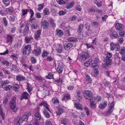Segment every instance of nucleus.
<instances>
[{
    "mask_svg": "<svg viewBox=\"0 0 125 125\" xmlns=\"http://www.w3.org/2000/svg\"><path fill=\"white\" fill-rule=\"evenodd\" d=\"M112 55L111 53L109 52H107L105 58L104 60L105 64H103V67H106V66L110 65L111 62V58Z\"/></svg>",
    "mask_w": 125,
    "mask_h": 125,
    "instance_id": "f257e3e1",
    "label": "nucleus"
},
{
    "mask_svg": "<svg viewBox=\"0 0 125 125\" xmlns=\"http://www.w3.org/2000/svg\"><path fill=\"white\" fill-rule=\"evenodd\" d=\"M31 46L30 45L25 46L22 50V54L25 55H29L31 53Z\"/></svg>",
    "mask_w": 125,
    "mask_h": 125,
    "instance_id": "f03ea898",
    "label": "nucleus"
},
{
    "mask_svg": "<svg viewBox=\"0 0 125 125\" xmlns=\"http://www.w3.org/2000/svg\"><path fill=\"white\" fill-rule=\"evenodd\" d=\"M16 98L15 97H13L11 100L10 102V108L13 110V112H16L17 111V109L16 108Z\"/></svg>",
    "mask_w": 125,
    "mask_h": 125,
    "instance_id": "7ed1b4c3",
    "label": "nucleus"
},
{
    "mask_svg": "<svg viewBox=\"0 0 125 125\" xmlns=\"http://www.w3.org/2000/svg\"><path fill=\"white\" fill-rule=\"evenodd\" d=\"M84 96L86 100H91L93 98L91 91L85 90L84 91Z\"/></svg>",
    "mask_w": 125,
    "mask_h": 125,
    "instance_id": "20e7f679",
    "label": "nucleus"
},
{
    "mask_svg": "<svg viewBox=\"0 0 125 125\" xmlns=\"http://www.w3.org/2000/svg\"><path fill=\"white\" fill-rule=\"evenodd\" d=\"M42 49L40 47H36V49H33L32 51V53L36 56H38L41 53Z\"/></svg>",
    "mask_w": 125,
    "mask_h": 125,
    "instance_id": "39448f33",
    "label": "nucleus"
},
{
    "mask_svg": "<svg viewBox=\"0 0 125 125\" xmlns=\"http://www.w3.org/2000/svg\"><path fill=\"white\" fill-rule=\"evenodd\" d=\"M108 110L106 113L107 115L110 116V114L113 112L114 109V104L109 103L108 106Z\"/></svg>",
    "mask_w": 125,
    "mask_h": 125,
    "instance_id": "423d86ee",
    "label": "nucleus"
},
{
    "mask_svg": "<svg viewBox=\"0 0 125 125\" xmlns=\"http://www.w3.org/2000/svg\"><path fill=\"white\" fill-rule=\"evenodd\" d=\"M29 22L26 23L25 25V28H24L22 32L23 35L25 36L27 35L29 33V27L28 25L30 24Z\"/></svg>",
    "mask_w": 125,
    "mask_h": 125,
    "instance_id": "0eeeda50",
    "label": "nucleus"
},
{
    "mask_svg": "<svg viewBox=\"0 0 125 125\" xmlns=\"http://www.w3.org/2000/svg\"><path fill=\"white\" fill-rule=\"evenodd\" d=\"M58 111L56 113L58 115H60L64 112L65 107L63 106L59 105L57 107Z\"/></svg>",
    "mask_w": 125,
    "mask_h": 125,
    "instance_id": "6e6552de",
    "label": "nucleus"
},
{
    "mask_svg": "<svg viewBox=\"0 0 125 125\" xmlns=\"http://www.w3.org/2000/svg\"><path fill=\"white\" fill-rule=\"evenodd\" d=\"M83 109L87 115H88L89 114L90 112L88 108L86 106H84V107H83L82 105L79 103V110H82Z\"/></svg>",
    "mask_w": 125,
    "mask_h": 125,
    "instance_id": "1a4fd4ad",
    "label": "nucleus"
},
{
    "mask_svg": "<svg viewBox=\"0 0 125 125\" xmlns=\"http://www.w3.org/2000/svg\"><path fill=\"white\" fill-rule=\"evenodd\" d=\"M31 115V113L29 112H25L24 114V115L21 118L22 120L25 121H27L28 117Z\"/></svg>",
    "mask_w": 125,
    "mask_h": 125,
    "instance_id": "9d476101",
    "label": "nucleus"
},
{
    "mask_svg": "<svg viewBox=\"0 0 125 125\" xmlns=\"http://www.w3.org/2000/svg\"><path fill=\"white\" fill-rule=\"evenodd\" d=\"M89 54L88 52H84L80 56V59L83 61H85L89 58Z\"/></svg>",
    "mask_w": 125,
    "mask_h": 125,
    "instance_id": "9b49d317",
    "label": "nucleus"
},
{
    "mask_svg": "<svg viewBox=\"0 0 125 125\" xmlns=\"http://www.w3.org/2000/svg\"><path fill=\"white\" fill-rule=\"evenodd\" d=\"M63 68V65L61 64V63L59 62L58 63L57 66L56 70L58 73H61L62 72Z\"/></svg>",
    "mask_w": 125,
    "mask_h": 125,
    "instance_id": "f8f14e48",
    "label": "nucleus"
},
{
    "mask_svg": "<svg viewBox=\"0 0 125 125\" xmlns=\"http://www.w3.org/2000/svg\"><path fill=\"white\" fill-rule=\"evenodd\" d=\"M29 97V94L28 93L26 92H24L22 94L20 97V99L21 100L25 99H28Z\"/></svg>",
    "mask_w": 125,
    "mask_h": 125,
    "instance_id": "ddd939ff",
    "label": "nucleus"
},
{
    "mask_svg": "<svg viewBox=\"0 0 125 125\" xmlns=\"http://www.w3.org/2000/svg\"><path fill=\"white\" fill-rule=\"evenodd\" d=\"M62 100L66 101L71 99V95L69 93H67L63 95Z\"/></svg>",
    "mask_w": 125,
    "mask_h": 125,
    "instance_id": "4468645a",
    "label": "nucleus"
},
{
    "mask_svg": "<svg viewBox=\"0 0 125 125\" xmlns=\"http://www.w3.org/2000/svg\"><path fill=\"white\" fill-rule=\"evenodd\" d=\"M41 30H37L35 32L34 34V38L36 40H38L40 38V35L41 33Z\"/></svg>",
    "mask_w": 125,
    "mask_h": 125,
    "instance_id": "2eb2a0df",
    "label": "nucleus"
},
{
    "mask_svg": "<svg viewBox=\"0 0 125 125\" xmlns=\"http://www.w3.org/2000/svg\"><path fill=\"white\" fill-rule=\"evenodd\" d=\"M14 11V9L13 7L10 6L8 8H6L5 12L8 14H11L13 13Z\"/></svg>",
    "mask_w": 125,
    "mask_h": 125,
    "instance_id": "dca6fc26",
    "label": "nucleus"
},
{
    "mask_svg": "<svg viewBox=\"0 0 125 125\" xmlns=\"http://www.w3.org/2000/svg\"><path fill=\"white\" fill-rule=\"evenodd\" d=\"M13 35L7 34L6 35V40L7 43H11L13 40Z\"/></svg>",
    "mask_w": 125,
    "mask_h": 125,
    "instance_id": "f3484780",
    "label": "nucleus"
},
{
    "mask_svg": "<svg viewBox=\"0 0 125 125\" xmlns=\"http://www.w3.org/2000/svg\"><path fill=\"white\" fill-rule=\"evenodd\" d=\"M49 112H50V111L49 108L43 110L44 115L47 118H49L50 117V115Z\"/></svg>",
    "mask_w": 125,
    "mask_h": 125,
    "instance_id": "a211bd4d",
    "label": "nucleus"
},
{
    "mask_svg": "<svg viewBox=\"0 0 125 125\" xmlns=\"http://www.w3.org/2000/svg\"><path fill=\"white\" fill-rule=\"evenodd\" d=\"M33 40V38L31 36H27L25 39V41L27 43H29L32 42Z\"/></svg>",
    "mask_w": 125,
    "mask_h": 125,
    "instance_id": "6ab92c4d",
    "label": "nucleus"
},
{
    "mask_svg": "<svg viewBox=\"0 0 125 125\" xmlns=\"http://www.w3.org/2000/svg\"><path fill=\"white\" fill-rule=\"evenodd\" d=\"M27 84L26 89L27 90L29 94H31V92L33 91V87L29 83H27Z\"/></svg>",
    "mask_w": 125,
    "mask_h": 125,
    "instance_id": "aec40b11",
    "label": "nucleus"
},
{
    "mask_svg": "<svg viewBox=\"0 0 125 125\" xmlns=\"http://www.w3.org/2000/svg\"><path fill=\"white\" fill-rule=\"evenodd\" d=\"M94 98L90 100V105L91 107L93 109H94L96 108V103L95 101H94Z\"/></svg>",
    "mask_w": 125,
    "mask_h": 125,
    "instance_id": "412c9836",
    "label": "nucleus"
},
{
    "mask_svg": "<svg viewBox=\"0 0 125 125\" xmlns=\"http://www.w3.org/2000/svg\"><path fill=\"white\" fill-rule=\"evenodd\" d=\"M42 25L45 29H47L49 26V23L47 20H45L42 22Z\"/></svg>",
    "mask_w": 125,
    "mask_h": 125,
    "instance_id": "4be33fe9",
    "label": "nucleus"
},
{
    "mask_svg": "<svg viewBox=\"0 0 125 125\" xmlns=\"http://www.w3.org/2000/svg\"><path fill=\"white\" fill-rule=\"evenodd\" d=\"M73 47V44L71 43H69L65 44L64 48L66 50L68 51L72 48Z\"/></svg>",
    "mask_w": 125,
    "mask_h": 125,
    "instance_id": "5701e85b",
    "label": "nucleus"
},
{
    "mask_svg": "<svg viewBox=\"0 0 125 125\" xmlns=\"http://www.w3.org/2000/svg\"><path fill=\"white\" fill-rule=\"evenodd\" d=\"M40 106H43V110L46 109L48 108L49 105H48L47 102L46 101H43L39 105Z\"/></svg>",
    "mask_w": 125,
    "mask_h": 125,
    "instance_id": "b1692460",
    "label": "nucleus"
},
{
    "mask_svg": "<svg viewBox=\"0 0 125 125\" xmlns=\"http://www.w3.org/2000/svg\"><path fill=\"white\" fill-rule=\"evenodd\" d=\"M25 77L23 75H17L16 79L17 81H22L25 80Z\"/></svg>",
    "mask_w": 125,
    "mask_h": 125,
    "instance_id": "393cba45",
    "label": "nucleus"
},
{
    "mask_svg": "<svg viewBox=\"0 0 125 125\" xmlns=\"http://www.w3.org/2000/svg\"><path fill=\"white\" fill-rule=\"evenodd\" d=\"M55 34L58 37H61L63 34V31L61 30L56 29L55 31Z\"/></svg>",
    "mask_w": 125,
    "mask_h": 125,
    "instance_id": "a878e982",
    "label": "nucleus"
},
{
    "mask_svg": "<svg viewBox=\"0 0 125 125\" xmlns=\"http://www.w3.org/2000/svg\"><path fill=\"white\" fill-rule=\"evenodd\" d=\"M103 104H100L99 105V107L101 109H103L107 106L108 103L106 101H105L104 102Z\"/></svg>",
    "mask_w": 125,
    "mask_h": 125,
    "instance_id": "bb28decb",
    "label": "nucleus"
},
{
    "mask_svg": "<svg viewBox=\"0 0 125 125\" xmlns=\"http://www.w3.org/2000/svg\"><path fill=\"white\" fill-rule=\"evenodd\" d=\"M2 84L0 87L3 88H5L7 86V84L10 83L9 81L8 80H6L3 81L2 82Z\"/></svg>",
    "mask_w": 125,
    "mask_h": 125,
    "instance_id": "cd10ccee",
    "label": "nucleus"
},
{
    "mask_svg": "<svg viewBox=\"0 0 125 125\" xmlns=\"http://www.w3.org/2000/svg\"><path fill=\"white\" fill-rule=\"evenodd\" d=\"M20 87V86L19 84L17 83H15L13 86V89L15 92L17 93H18L19 92V91Z\"/></svg>",
    "mask_w": 125,
    "mask_h": 125,
    "instance_id": "c85d7f7f",
    "label": "nucleus"
},
{
    "mask_svg": "<svg viewBox=\"0 0 125 125\" xmlns=\"http://www.w3.org/2000/svg\"><path fill=\"white\" fill-rule=\"evenodd\" d=\"M124 27V25L122 24H120L119 23H117L116 24L115 28L117 30H119L123 29Z\"/></svg>",
    "mask_w": 125,
    "mask_h": 125,
    "instance_id": "c756f323",
    "label": "nucleus"
},
{
    "mask_svg": "<svg viewBox=\"0 0 125 125\" xmlns=\"http://www.w3.org/2000/svg\"><path fill=\"white\" fill-rule=\"evenodd\" d=\"M58 3L60 5L67 3V0H56Z\"/></svg>",
    "mask_w": 125,
    "mask_h": 125,
    "instance_id": "7c9ffc66",
    "label": "nucleus"
},
{
    "mask_svg": "<svg viewBox=\"0 0 125 125\" xmlns=\"http://www.w3.org/2000/svg\"><path fill=\"white\" fill-rule=\"evenodd\" d=\"M48 20L50 21L51 25L52 27L55 28L56 27V25L55 23L54 22V20L51 17H50Z\"/></svg>",
    "mask_w": 125,
    "mask_h": 125,
    "instance_id": "2f4dec72",
    "label": "nucleus"
},
{
    "mask_svg": "<svg viewBox=\"0 0 125 125\" xmlns=\"http://www.w3.org/2000/svg\"><path fill=\"white\" fill-rule=\"evenodd\" d=\"M34 116L35 120H36V121H37L40 120L41 119V115L39 113H36L35 114Z\"/></svg>",
    "mask_w": 125,
    "mask_h": 125,
    "instance_id": "473e14b6",
    "label": "nucleus"
},
{
    "mask_svg": "<svg viewBox=\"0 0 125 125\" xmlns=\"http://www.w3.org/2000/svg\"><path fill=\"white\" fill-rule=\"evenodd\" d=\"M62 46L61 44H58L56 48V50L59 52H61L62 51Z\"/></svg>",
    "mask_w": 125,
    "mask_h": 125,
    "instance_id": "72a5a7b5",
    "label": "nucleus"
},
{
    "mask_svg": "<svg viewBox=\"0 0 125 125\" xmlns=\"http://www.w3.org/2000/svg\"><path fill=\"white\" fill-rule=\"evenodd\" d=\"M2 2L5 7H7L10 4V2L9 0H2Z\"/></svg>",
    "mask_w": 125,
    "mask_h": 125,
    "instance_id": "f704fd0d",
    "label": "nucleus"
},
{
    "mask_svg": "<svg viewBox=\"0 0 125 125\" xmlns=\"http://www.w3.org/2000/svg\"><path fill=\"white\" fill-rule=\"evenodd\" d=\"M52 102L54 104H58L59 103V100L56 97H54L52 99Z\"/></svg>",
    "mask_w": 125,
    "mask_h": 125,
    "instance_id": "c9c22d12",
    "label": "nucleus"
},
{
    "mask_svg": "<svg viewBox=\"0 0 125 125\" xmlns=\"http://www.w3.org/2000/svg\"><path fill=\"white\" fill-rule=\"evenodd\" d=\"M116 44L114 42H111L110 44V48L111 50L113 51L116 47Z\"/></svg>",
    "mask_w": 125,
    "mask_h": 125,
    "instance_id": "e433bc0d",
    "label": "nucleus"
},
{
    "mask_svg": "<svg viewBox=\"0 0 125 125\" xmlns=\"http://www.w3.org/2000/svg\"><path fill=\"white\" fill-rule=\"evenodd\" d=\"M111 36L112 37H114L115 38H116L118 36V35L117 32L114 30H112L111 31Z\"/></svg>",
    "mask_w": 125,
    "mask_h": 125,
    "instance_id": "4c0bfd02",
    "label": "nucleus"
},
{
    "mask_svg": "<svg viewBox=\"0 0 125 125\" xmlns=\"http://www.w3.org/2000/svg\"><path fill=\"white\" fill-rule=\"evenodd\" d=\"M71 30L70 27H67L65 31V34L66 35L68 36H71V34L70 33V31Z\"/></svg>",
    "mask_w": 125,
    "mask_h": 125,
    "instance_id": "58836bf2",
    "label": "nucleus"
},
{
    "mask_svg": "<svg viewBox=\"0 0 125 125\" xmlns=\"http://www.w3.org/2000/svg\"><path fill=\"white\" fill-rule=\"evenodd\" d=\"M92 60V59H89L88 61L84 63L85 66L88 67L89 66L91 63Z\"/></svg>",
    "mask_w": 125,
    "mask_h": 125,
    "instance_id": "ea45409f",
    "label": "nucleus"
},
{
    "mask_svg": "<svg viewBox=\"0 0 125 125\" xmlns=\"http://www.w3.org/2000/svg\"><path fill=\"white\" fill-rule=\"evenodd\" d=\"M74 4V2H70L68 3L67 5L66 6V8L67 9H69L72 8L73 7Z\"/></svg>",
    "mask_w": 125,
    "mask_h": 125,
    "instance_id": "a19ab883",
    "label": "nucleus"
},
{
    "mask_svg": "<svg viewBox=\"0 0 125 125\" xmlns=\"http://www.w3.org/2000/svg\"><path fill=\"white\" fill-rule=\"evenodd\" d=\"M46 60L47 62H50L54 60V57H52L50 56H47Z\"/></svg>",
    "mask_w": 125,
    "mask_h": 125,
    "instance_id": "79ce46f5",
    "label": "nucleus"
},
{
    "mask_svg": "<svg viewBox=\"0 0 125 125\" xmlns=\"http://www.w3.org/2000/svg\"><path fill=\"white\" fill-rule=\"evenodd\" d=\"M44 6V3L42 4H38V5L37 10L40 11L42 9Z\"/></svg>",
    "mask_w": 125,
    "mask_h": 125,
    "instance_id": "37998d69",
    "label": "nucleus"
},
{
    "mask_svg": "<svg viewBox=\"0 0 125 125\" xmlns=\"http://www.w3.org/2000/svg\"><path fill=\"white\" fill-rule=\"evenodd\" d=\"M54 81L55 82L57 83H60L61 84L63 83V80L60 78L59 79H56Z\"/></svg>",
    "mask_w": 125,
    "mask_h": 125,
    "instance_id": "c03bdc74",
    "label": "nucleus"
},
{
    "mask_svg": "<svg viewBox=\"0 0 125 125\" xmlns=\"http://www.w3.org/2000/svg\"><path fill=\"white\" fill-rule=\"evenodd\" d=\"M3 22L4 25L7 26L8 25V22L6 17H4L3 18Z\"/></svg>",
    "mask_w": 125,
    "mask_h": 125,
    "instance_id": "a18cd8bd",
    "label": "nucleus"
},
{
    "mask_svg": "<svg viewBox=\"0 0 125 125\" xmlns=\"http://www.w3.org/2000/svg\"><path fill=\"white\" fill-rule=\"evenodd\" d=\"M2 63L3 65H5L7 66H8L10 65L9 62L7 60H3L2 62Z\"/></svg>",
    "mask_w": 125,
    "mask_h": 125,
    "instance_id": "49530a36",
    "label": "nucleus"
},
{
    "mask_svg": "<svg viewBox=\"0 0 125 125\" xmlns=\"http://www.w3.org/2000/svg\"><path fill=\"white\" fill-rule=\"evenodd\" d=\"M48 76H47V78L48 79H51L54 78L53 76L54 74L52 73L49 72L48 73Z\"/></svg>",
    "mask_w": 125,
    "mask_h": 125,
    "instance_id": "de8ad7c7",
    "label": "nucleus"
},
{
    "mask_svg": "<svg viewBox=\"0 0 125 125\" xmlns=\"http://www.w3.org/2000/svg\"><path fill=\"white\" fill-rule=\"evenodd\" d=\"M43 13L44 15H48L50 13V11L47 8H46L44 9L43 10Z\"/></svg>",
    "mask_w": 125,
    "mask_h": 125,
    "instance_id": "09e8293b",
    "label": "nucleus"
},
{
    "mask_svg": "<svg viewBox=\"0 0 125 125\" xmlns=\"http://www.w3.org/2000/svg\"><path fill=\"white\" fill-rule=\"evenodd\" d=\"M38 24L35 23H33L31 25V28L32 29H37L38 27Z\"/></svg>",
    "mask_w": 125,
    "mask_h": 125,
    "instance_id": "8fccbe9b",
    "label": "nucleus"
},
{
    "mask_svg": "<svg viewBox=\"0 0 125 125\" xmlns=\"http://www.w3.org/2000/svg\"><path fill=\"white\" fill-rule=\"evenodd\" d=\"M68 40L69 41L74 42L77 41V39L74 37H70L68 38Z\"/></svg>",
    "mask_w": 125,
    "mask_h": 125,
    "instance_id": "3c124183",
    "label": "nucleus"
},
{
    "mask_svg": "<svg viewBox=\"0 0 125 125\" xmlns=\"http://www.w3.org/2000/svg\"><path fill=\"white\" fill-rule=\"evenodd\" d=\"M48 52L46 50L43 51L42 54V56L43 58H45L47 56Z\"/></svg>",
    "mask_w": 125,
    "mask_h": 125,
    "instance_id": "603ef678",
    "label": "nucleus"
},
{
    "mask_svg": "<svg viewBox=\"0 0 125 125\" xmlns=\"http://www.w3.org/2000/svg\"><path fill=\"white\" fill-rule=\"evenodd\" d=\"M125 52V47H123L121 48L120 51L119 52V53L121 55L124 54Z\"/></svg>",
    "mask_w": 125,
    "mask_h": 125,
    "instance_id": "864d4df0",
    "label": "nucleus"
},
{
    "mask_svg": "<svg viewBox=\"0 0 125 125\" xmlns=\"http://www.w3.org/2000/svg\"><path fill=\"white\" fill-rule=\"evenodd\" d=\"M28 11V10L27 9H22L21 10L22 16H25V15L27 14Z\"/></svg>",
    "mask_w": 125,
    "mask_h": 125,
    "instance_id": "5fc2aeb1",
    "label": "nucleus"
},
{
    "mask_svg": "<svg viewBox=\"0 0 125 125\" xmlns=\"http://www.w3.org/2000/svg\"><path fill=\"white\" fill-rule=\"evenodd\" d=\"M31 60L32 64H35L36 62V58L34 57H31Z\"/></svg>",
    "mask_w": 125,
    "mask_h": 125,
    "instance_id": "6e6d98bb",
    "label": "nucleus"
},
{
    "mask_svg": "<svg viewBox=\"0 0 125 125\" xmlns=\"http://www.w3.org/2000/svg\"><path fill=\"white\" fill-rule=\"evenodd\" d=\"M94 100H96V101L98 102V103L101 101V97L99 96H97L95 97L94 98Z\"/></svg>",
    "mask_w": 125,
    "mask_h": 125,
    "instance_id": "4d7b16f0",
    "label": "nucleus"
},
{
    "mask_svg": "<svg viewBox=\"0 0 125 125\" xmlns=\"http://www.w3.org/2000/svg\"><path fill=\"white\" fill-rule=\"evenodd\" d=\"M67 121V119L66 118L62 119L61 120V123L62 124L65 125Z\"/></svg>",
    "mask_w": 125,
    "mask_h": 125,
    "instance_id": "13d9d810",
    "label": "nucleus"
},
{
    "mask_svg": "<svg viewBox=\"0 0 125 125\" xmlns=\"http://www.w3.org/2000/svg\"><path fill=\"white\" fill-rule=\"evenodd\" d=\"M119 33L120 35L122 37L125 34V32L123 30V29L119 30Z\"/></svg>",
    "mask_w": 125,
    "mask_h": 125,
    "instance_id": "bf43d9fd",
    "label": "nucleus"
},
{
    "mask_svg": "<svg viewBox=\"0 0 125 125\" xmlns=\"http://www.w3.org/2000/svg\"><path fill=\"white\" fill-rule=\"evenodd\" d=\"M52 13L54 16H56L57 14V11L54 9H52Z\"/></svg>",
    "mask_w": 125,
    "mask_h": 125,
    "instance_id": "052dcab7",
    "label": "nucleus"
},
{
    "mask_svg": "<svg viewBox=\"0 0 125 125\" xmlns=\"http://www.w3.org/2000/svg\"><path fill=\"white\" fill-rule=\"evenodd\" d=\"M66 13L65 11L61 10L59 12V14L60 16L63 15H65Z\"/></svg>",
    "mask_w": 125,
    "mask_h": 125,
    "instance_id": "680f3d73",
    "label": "nucleus"
},
{
    "mask_svg": "<svg viewBox=\"0 0 125 125\" xmlns=\"http://www.w3.org/2000/svg\"><path fill=\"white\" fill-rule=\"evenodd\" d=\"M74 104L75 107L78 109V101L77 100H74Z\"/></svg>",
    "mask_w": 125,
    "mask_h": 125,
    "instance_id": "e2e57ef3",
    "label": "nucleus"
},
{
    "mask_svg": "<svg viewBox=\"0 0 125 125\" xmlns=\"http://www.w3.org/2000/svg\"><path fill=\"white\" fill-rule=\"evenodd\" d=\"M11 70L17 72L18 71V69L16 66L13 65L12 66Z\"/></svg>",
    "mask_w": 125,
    "mask_h": 125,
    "instance_id": "0e129e2a",
    "label": "nucleus"
},
{
    "mask_svg": "<svg viewBox=\"0 0 125 125\" xmlns=\"http://www.w3.org/2000/svg\"><path fill=\"white\" fill-rule=\"evenodd\" d=\"M29 10V11H28L30 12V13L31 14L30 17H31V18H33L34 14L33 11L30 8Z\"/></svg>",
    "mask_w": 125,
    "mask_h": 125,
    "instance_id": "69168bd1",
    "label": "nucleus"
},
{
    "mask_svg": "<svg viewBox=\"0 0 125 125\" xmlns=\"http://www.w3.org/2000/svg\"><path fill=\"white\" fill-rule=\"evenodd\" d=\"M94 2L98 7H100L102 6V5L100 3V2L97 1V0H95Z\"/></svg>",
    "mask_w": 125,
    "mask_h": 125,
    "instance_id": "338daca9",
    "label": "nucleus"
},
{
    "mask_svg": "<svg viewBox=\"0 0 125 125\" xmlns=\"http://www.w3.org/2000/svg\"><path fill=\"white\" fill-rule=\"evenodd\" d=\"M12 86L11 85H8L7 86H6L5 88V90L6 91H10L11 89Z\"/></svg>",
    "mask_w": 125,
    "mask_h": 125,
    "instance_id": "774afa93",
    "label": "nucleus"
}]
</instances>
